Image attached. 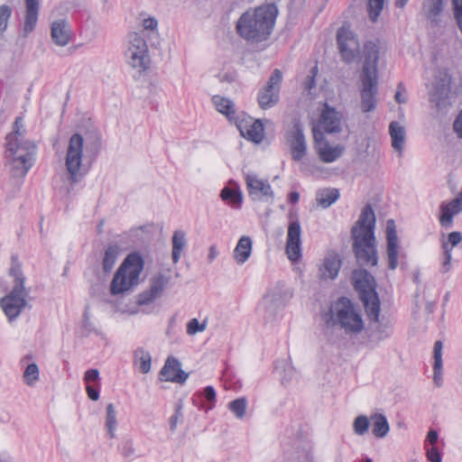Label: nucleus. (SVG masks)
Instances as JSON below:
<instances>
[{
    "instance_id": "f257e3e1",
    "label": "nucleus",
    "mask_w": 462,
    "mask_h": 462,
    "mask_svg": "<svg viewBox=\"0 0 462 462\" xmlns=\"http://www.w3.org/2000/svg\"><path fill=\"white\" fill-rule=\"evenodd\" d=\"M375 215L371 205H366L352 227V249L360 266L374 267L378 263L376 239L374 236Z\"/></svg>"
},
{
    "instance_id": "f03ea898",
    "label": "nucleus",
    "mask_w": 462,
    "mask_h": 462,
    "mask_svg": "<svg viewBox=\"0 0 462 462\" xmlns=\"http://www.w3.org/2000/svg\"><path fill=\"white\" fill-rule=\"evenodd\" d=\"M25 133L23 118L18 116L14 123L13 132L5 138V157L10 173L14 178H23L32 166L36 145L24 138Z\"/></svg>"
},
{
    "instance_id": "7ed1b4c3",
    "label": "nucleus",
    "mask_w": 462,
    "mask_h": 462,
    "mask_svg": "<svg viewBox=\"0 0 462 462\" xmlns=\"http://www.w3.org/2000/svg\"><path fill=\"white\" fill-rule=\"evenodd\" d=\"M324 334L328 342L334 343L336 326L347 335H357L365 328L360 310L346 297H340L323 315Z\"/></svg>"
},
{
    "instance_id": "20e7f679",
    "label": "nucleus",
    "mask_w": 462,
    "mask_h": 462,
    "mask_svg": "<svg viewBox=\"0 0 462 462\" xmlns=\"http://www.w3.org/2000/svg\"><path fill=\"white\" fill-rule=\"evenodd\" d=\"M277 8L274 5L259 6L244 13L236 23L237 33L251 42H260L268 39L273 32Z\"/></svg>"
},
{
    "instance_id": "39448f33",
    "label": "nucleus",
    "mask_w": 462,
    "mask_h": 462,
    "mask_svg": "<svg viewBox=\"0 0 462 462\" xmlns=\"http://www.w3.org/2000/svg\"><path fill=\"white\" fill-rule=\"evenodd\" d=\"M9 275L13 278L11 291L0 300V307L10 322L15 320L29 305L30 291L25 288L24 276L18 258H11Z\"/></svg>"
},
{
    "instance_id": "423d86ee",
    "label": "nucleus",
    "mask_w": 462,
    "mask_h": 462,
    "mask_svg": "<svg viewBox=\"0 0 462 462\" xmlns=\"http://www.w3.org/2000/svg\"><path fill=\"white\" fill-rule=\"evenodd\" d=\"M355 290L359 293L367 317L371 321L378 322L381 312V302L376 292V282L374 276L365 269H356L352 273Z\"/></svg>"
},
{
    "instance_id": "0eeeda50",
    "label": "nucleus",
    "mask_w": 462,
    "mask_h": 462,
    "mask_svg": "<svg viewBox=\"0 0 462 462\" xmlns=\"http://www.w3.org/2000/svg\"><path fill=\"white\" fill-rule=\"evenodd\" d=\"M143 266L144 261L139 253L129 254L114 275L110 284L111 294H121L136 286Z\"/></svg>"
},
{
    "instance_id": "6e6552de",
    "label": "nucleus",
    "mask_w": 462,
    "mask_h": 462,
    "mask_svg": "<svg viewBox=\"0 0 462 462\" xmlns=\"http://www.w3.org/2000/svg\"><path fill=\"white\" fill-rule=\"evenodd\" d=\"M84 138L79 134L70 136L65 157V166L69 173L70 183H77L82 180L85 173L81 171L83 160Z\"/></svg>"
},
{
    "instance_id": "1a4fd4ad",
    "label": "nucleus",
    "mask_w": 462,
    "mask_h": 462,
    "mask_svg": "<svg viewBox=\"0 0 462 462\" xmlns=\"http://www.w3.org/2000/svg\"><path fill=\"white\" fill-rule=\"evenodd\" d=\"M128 46L125 51L127 63L139 71L150 67L151 59L146 41L137 32L129 34Z\"/></svg>"
},
{
    "instance_id": "9d476101",
    "label": "nucleus",
    "mask_w": 462,
    "mask_h": 462,
    "mask_svg": "<svg viewBox=\"0 0 462 462\" xmlns=\"http://www.w3.org/2000/svg\"><path fill=\"white\" fill-rule=\"evenodd\" d=\"M282 79V71L275 69L266 84L259 90L257 101L262 109H269L279 102Z\"/></svg>"
},
{
    "instance_id": "9b49d317",
    "label": "nucleus",
    "mask_w": 462,
    "mask_h": 462,
    "mask_svg": "<svg viewBox=\"0 0 462 462\" xmlns=\"http://www.w3.org/2000/svg\"><path fill=\"white\" fill-rule=\"evenodd\" d=\"M337 42L342 60L346 63L353 62L359 54L360 43L349 26L343 25L337 30Z\"/></svg>"
},
{
    "instance_id": "f8f14e48",
    "label": "nucleus",
    "mask_w": 462,
    "mask_h": 462,
    "mask_svg": "<svg viewBox=\"0 0 462 462\" xmlns=\"http://www.w3.org/2000/svg\"><path fill=\"white\" fill-rule=\"evenodd\" d=\"M315 150L321 162L330 163L339 159L345 152V147L340 144L332 145L328 142L321 132L313 129Z\"/></svg>"
},
{
    "instance_id": "ddd939ff",
    "label": "nucleus",
    "mask_w": 462,
    "mask_h": 462,
    "mask_svg": "<svg viewBox=\"0 0 462 462\" xmlns=\"http://www.w3.org/2000/svg\"><path fill=\"white\" fill-rule=\"evenodd\" d=\"M286 138L290 144L292 160L300 162L307 152V144L303 127L300 122H295L293 124V127L290 132H288Z\"/></svg>"
},
{
    "instance_id": "4468645a",
    "label": "nucleus",
    "mask_w": 462,
    "mask_h": 462,
    "mask_svg": "<svg viewBox=\"0 0 462 462\" xmlns=\"http://www.w3.org/2000/svg\"><path fill=\"white\" fill-rule=\"evenodd\" d=\"M242 136L255 143H260L264 137V128L260 119L246 117L236 122Z\"/></svg>"
},
{
    "instance_id": "2eb2a0df",
    "label": "nucleus",
    "mask_w": 462,
    "mask_h": 462,
    "mask_svg": "<svg viewBox=\"0 0 462 462\" xmlns=\"http://www.w3.org/2000/svg\"><path fill=\"white\" fill-rule=\"evenodd\" d=\"M361 109L367 113L376 107V95L378 93V79L361 78Z\"/></svg>"
},
{
    "instance_id": "dca6fc26",
    "label": "nucleus",
    "mask_w": 462,
    "mask_h": 462,
    "mask_svg": "<svg viewBox=\"0 0 462 462\" xmlns=\"http://www.w3.org/2000/svg\"><path fill=\"white\" fill-rule=\"evenodd\" d=\"M379 60V47L374 42L365 44V61L361 78L378 79L377 64Z\"/></svg>"
},
{
    "instance_id": "f3484780",
    "label": "nucleus",
    "mask_w": 462,
    "mask_h": 462,
    "mask_svg": "<svg viewBox=\"0 0 462 462\" xmlns=\"http://www.w3.org/2000/svg\"><path fill=\"white\" fill-rule=\"evenodd\" d=\"M301 228L298 220L291 221L288 226L286 254L291 262H297L300 257Z\"/></svg>"
},
{
    "instance_id": "a211bd4d",
    "label": "nucleus",
    "mask_w": 462,
    "mask_h": 462,
    "mask_svg": "<svg viewBox=\"0 0 462 462\" xmlns=\"http://www.w3.org/2000/svg\"><path fill=\"white\" fill-rule=\"evenodd\" d=\"M245 183L250 197L254 200H262L273 197L271 185L260 180L255 174H246Z\"/></svg>"
},
{
    "instance_id": "6ab92c4d",
    "label": "nucleus",
    "mask_w": 462,
    "mask_h": 462,
    "mask_svg": "<svg viewBox=\"0 0 462 462\" xmlns=\"http://www.w3.org/2000/svg\"><path fill=\"white\" fill-rule=\"evenodd\" d=\"M386 239H387V258L388 267L395 270L398 266V236L394 220L389 219L386 224Z\"/></svg>"
},
{
    "instance_id": "aec40b11",
    "label": "nucleus",
    "mask_w": 462,
    "mask_h": 462,
    "mask_svg": "<svg viewBox=\"0 0 462 462\" xmlns=\"http://www.w3.org/2000/svg\"><path fill=\"white\" fill-rule=\"evenodd\" d=\"M342 260L337 252H328L319 268V277L322 280H334L338 275Z\"/></svg>"
},
{
    "instance_id": "412c9836",
    "label": "nucleus",
    "mask_w": 462,
    "mask_h": 462,
    "mask_svg": "<svg viewBox=\"0 0 462 462\" xmlns=\"http://www.w3.org/2000/svg\"><path fill=\"white\" fill-rule=\"evenodd\" d=\"M439 223L443 227H451L453 217L462 211V188L459 194L449 202L440 205Z\"/></svg>"
},
{
    "instance_id": "4be33fe9",
    "label": "nucleus",
    "mask_w": 462,
    "mask_h": 462,
    "mask_svg": "<svg viewBox=\"0 0 462 462\" xmlns=\"http://www.w3.org/2000/svg\"><path fill=\"white\" fill-rule=\"evenodd\" d=\"M319 124L323 130L329 134L339 133L342 130L340 114L327 104L321 112Z\"/></svg>"
},
{
    "instance_id": "5701e85b",
    "label": "nucleus",
    "mask_w": 462,
    "mask_h": 462,
    "mask_svg": "<svg viewBox=\"0 0 462 462\" xmlns=\"http://www.w3.org/2000/svg\"><path fill=\"white\" fill-rule=\"evenodd\" d=\"M51 38L59 46H66L70 42V28L67 20L54 21L51 24Z\"/></svg>"
},
{
    "instance_id": "b1692460",
    "label": "nucleus",
    "mask_w": 462,
    "mask_h": 462,
    "mask_svg": "<svg viewBox=\"0 0 462 462\" xmlns=\"http://www.w3.org/2000/svg\"><path fill=\"white\" fill-rule=\"evenodd\" d=\"M253 241L250 236H243L239 238L233 252V257L239 265L244 264L252 254Z\"/></svg>"
},
{
    "instance_id": "393cba45",
    "label": "nucleus",
    "mask_w": 462,
    "mask_h": 462,
    "mask_svg": "<svg viewBox=\"0 0 462 462\" xmlns=\"http://www.w3.org/2000/svg\"><path fill=\"white\" fill-rule=\"evenodd\" d=\"M26 13L23 25V35L26 37L31 33L37 23L39 15V1L38 0H25Z\"/></svg>"
},
{
    "instance_id": "a878e982",
    "label": "nucleus",
    "mask_w": 462,
    "mask_h": 462,
    "mask_svg": "<svg viewBox=\"0 0 462 462\" xmlns=\"http://www.w3.org/2000/svg\"><path fill=\"white\" fill-rule=\"evenodd\" d=\"M421 10L431 24L438 25L443 11V0H423Z\"/></svg>"
},
{
    "instance_id": "bb28decb",
    "label": "nucleus",
    "mask_w": 462,
    "mask_h": 462,
    "mask_svg": "<svg viewBox=\"0 0 462 462\" xmlns=\"http://www.w3.org/2000/svg\"><path fill=\"white\" fill-rule=\"evenodd\" d=\"M442 349L443 344L440 340H438L434 344L433 348V382L437 387H440L442 385Z\"/></svg>"
},
{
    "instance_id": "cd10ccee",
    "label": "nucleus",
    "mask_w": 462,
    "mask_h": 462,
    "mask_svg": "<svg viewBox=\"0 0 462 462\" xmlns=\"http://www.w3.org/2000/svg\"><path fill=\"white\" fill-rule=\"evenodd\" d=\"M284 296V286L279 282L266 292L263 304L269 309L276 308L283 303Z\"/></svg>"
},
{
    "instance_id": "c85d7f7f",
    "label": "nucleus",
    "mask_w": 462,
    "mask_h": 462,
    "mask_svg": "<svg viewBox=\"0 0 462 462\" xmlns=\"http://www.w3.org/2000/svg\"><path fill=\"white\" fill-rule=\"evenodd\" d=\"M134 365L142 374H148L152 367V356L143 347H138L134 351Z\"/></svg>"
},
{
    "instance_id": "c756f323",
    "label": "nucleus",
    "mask_w": 462,
    "mask_h": 462,
    "mask_svg": "<svg viewBox=\"0 0 462 462\" xmlns=\"http://www.w3.org/2000/svg\"><path fill=\"white\" fill-rule=\"evenodd\" d=\"M462 241V234L458 231H453L448 234V242H444L442 246L444 248V262L443 268L444 272L449 270L451 262V250L454 246H457Z\"/></svg>"
},
{
    "instance_id": "7c9ffc66",
    "label": "nucleus",
    "mask_w": 462,
    "mask_h": 462,
    "mask_svg": "<svg viewBox=\"0 0 462 462\" xmlns=\"http://www.w3.org/2000/svg\"><path fill=\"white\" fill-rule=\"evenodd\" d=\"M389 134L392 138V145L394 150L402 152L406 138L404 127L397 121H393L389 125Z\"/></svg>"
},
{
    "instance_id": "2f4dec72",
    "label": "nucleus",
    "mask_w": 462,
    "mask_h": 462,
    "mask_svg": "<svg viewBox=\"0 0 462 462\" xmlns=\"http://www.w3.org/2000/svg\"><path fill=\"white\" fill-rule=\"evenodd\" d=\"M212 102L219 113L225 115L230 121L234 119L236 116V109L235 104L232 100L222 96L216 95L212 97Z\"/></svg>"
},
{
    "instance_id": "473e14b6",
    "label": "nucleus",
    "mask_w": 462,
    "mask_h": 462,
    "mask_svg": "<svg viewBox=\"0 0 462 462\" xmlns=\"http://www.w3.org/2000/svg\"><path fill=\"white\" fill-rule=\"evenodd\" d=\"M171 242H172V253H171L172 262H173V263H177L180 261V254L187 245L185 232L182 230H176L173 233Z\"/></svg>"
},
{
    "instance_id": "72a5a7b5",
    "label": "nucleus",
    "mask_w": 462,
    "mask_h": 462,
    "mask_svg": "<svg viewBox=\"0 0 462 462\" xmlns=\"http://www.w3.org/2000/svg\"><path fill=\"white\" fill-rule=\"evenodd\" d=\"M339 195L337 189H324L317 192L316 199L318 205L328 208L338 199Z\"/></svg>"
},
{
    "instance_id": "f704fd0d",
    "label": "nucleus",
    "mask_w": 462,
    "mask_h": 462,
    "mask_svg": "<svg viewBox=\"0 0 462 462\" xmlns=\"http://www.w3.org/2000/svg\"><path fill=\"white\" fill-rule=\"evenodd\" d=\"M373 421L372 431L376 438L385 437L390 430L386 417L381 413H375L371 417Z\"/></svg>"
},
{
    "instance_id": "c9c22d12",
    "label": "nucleus",
    "mask_w": 462,
    "mask_h": 462,
    "mask_svg": "<svg viewBox=\"0 0 462 462\" xmlns=\"http://www.w3.org/2000/svg\"><path fill=\"white\" fill-rule=\"evenodd\" d=\"M119 254V247L117 245H109L105 250L102 268L105 273H110L114 268L117 256Z\"/></svg>"
},
{
    "instance_id": "e433bc0d",
    "label": "nucleus",
    "mask_w": 462,
    "mask_h": 462,
    "mask_svg": "<svg viewBox=\"0 0 462 462\" xmlns=\"http://www.w3.org/2000/svg\"><path fill=\"white\" fill-rule=\"evenodd\" d=\"M220 198L227 201L233 208H239L243 201V195L240 189L225 187L220 192Z\"/></svg>"
},
{
    "instance_id": "4c0bfd02",
    "label": "nucleus",
    "mask_w": 462,
    "mask_h": 462,
    "mask_svg": "<svg viewBox=\"0 0 462 462\" xmlns=\"http://www.w3.org/2000/svg\"><path fill=\"white\" fill-rule=\"evenodd\" d=\"M171 281L170 275H165L163 273H158L152 277L150 290L160 297L164 291V289L168 286Z\"/></svg>"
},
{
    "instance_id": "58836bf2",
    "label": "nucleus",
    "mask_w": 462,
    "mask_h": 462,
    "mask_svg": "<svg viewBox=\"0 0 462 462\" xmlns=\"http://www.w3.org/2000/svg\"><path fill=\"white\" fill-rule=\"evenodd\" d=\"M180 361L173 356H169L160 372V375L163 377L162 378V380L168 382V378L171 376L173 377L175 373H177V371L180 369Z\"/></svg>"
},
{
    "instance_id": "ea45409f",
    "label": "nucleus",
    "mask_w": 462,
    "mask_h": 462,
    "mask_svg": "<svg viewBox=\"0 0 462 462\" xmlns=\"http://www.w3.org/2000/svg\"><path fill=\"white\" fill-rule=\"evenodd\" d=\"M117 427L116 411L114 404L109 403L106 406V428L111 439L116 437V430Z\"/></svg>"
},
{
    "instance_id": "a19ab883",
    "label": "nucleus",
    "mask_w": 462,
    "mask_h": 462,
    "mask_svg": "<svg viewBox=\"0 0 462 462\" xmlns=\"http://www.w3.org/2000/svg\"><path fill=\"white\" fill-rule=\"evenodd\" d=\"M40 371L36 363L29 364L23 372V377L28 386H33L39 380Z\"/></svg>"
},
{
    "instance_id": "79ce46f5",
    "label": "nucleus",
    "mask_w": 462,
    "mask_h": 462,
    "mask_svg": "<svg viewBox=\"0 0 462 462\" xmlns=\"http://www.w3.org/2000/svg\"><path fill=\"white\" fill-rule=\"evenodd\" d=\"M247 407V401L245 398H238L228 403V409L234 413V415L241 420L245 417Z\"/></svg>"
},
{
    "instance_id": "37998d69",
    "label": "nucleus",
    "mask_w": 462,
    "mask_h": 462,
    "mask_svg": "<svg viewBox=\"0 0 462 462\" xmlns=\"http://www.w3.org/2000/svg\"><path fill=\"white\" fill-rule=\"evenodd\" d=\"M384 5V0H368L367 9L369 18L373 23L377 22Z\"/></svg>"
},
{
    "instance_id": "c03bdc74",
    "label": "nucleus",
    "mask_w": 462,
    "mask_h": 462,
    "mask_svg": "<svg viewBox=\"0 0 462 462\" xmlns=\"http://www.w3.org/2000/svg\"><path fill=\"white\" fill-rule=\"evenodd\" d=\"M13 10L5 5H0V36L4 35L8 27V23L11 18Z\"/></svg>"
},
{
    "instance_id": "a18cd8bd",
    "label": "nucleus",
    "mask_w": 462,
    "mask_h": 462,
    "mask_svg": "<svg viewBox=\"0 0 462 462\" xmlns=\"http://www.w3.org/2000/svg\"><path fill=\"white\" fill-rule=\"evenodd\" d=\"M370 421L365 415L357 416L353 422V430L356 435L363 436L369 429Z\"/></svg>"
},
{
    "instance_id": "49530a36",
    "label": "nucleus",
    "mask_w": 462,
    "mask_h": 462,
    "mask_svg": "<svg viewBox=\"0 0 462 462\" xmlns=\"http://www.w3.org/2000/svg\"><path fill=\"white\" fill-rule=\"evenodd\" d=\"M208 322L206 319L200 323L198 319H191L187 324V334L194 336L199 332H203L206 330Z\"/></svg>"
},
{
    "instance_id": "de8ad7c7",
    "label": "nucleus",
    "mask_w": 462,
    "mask_h": 462,
    "mask_svg": "<svg viewBox=\"0 0 462 462\" xmlns=\"http://www.w3.org/2000/svg\"><path fill=\"white\" fill-rule=\"evenodd\" d=\"M182 408L183 403L181 401H179L176 404L174 414L170 418V430L171 432H175L178 423L183 419Z\"/></svg>"
},
{
    "instance_id": "09e8293b",
    "label": "nucleus",
    "mask_w": 462,
    "mask_h": 462,
    "mask_svg": "<svg viewBox=\"0 0 462 462\" xmlns=\"http://www.w3.org/2000/svg\"><path fill=\"white\" fill-rule=\"evenodd\" d=\"M157 298V295L149 289L138 295L136 302L138 305H148Z\"/></svg>"
},
{
    "instance_id": "8fccbe9b",
    "label": "nucleus",
    "mask_w": 462,
    "mask_h": 462,
    "mask_svg": "<svg viewBox=\"0 0 462 462\" xmlns=\"http://www.w3.org/2000/svg\"><path fill=\"white\" fill-rule=\"evenodd\" d=\"M203 395L205 399L210 402V404L208 406V410H211L214 407V403L216 402V391L213 386H207L204 389Z\"/></svg>"
},
{
    "instance_id": "3c124183",
    "label": "nucleus",
    "mask_w": 462,
    "mask_h": 462,
    "mask_svg": "<svg viewBox=\"0 0 462 462\" xmlns=\"http://www.w3.org/2000/svg\"><path fill=\"white\" fill-rule=\"evenodd\" d=\"M120 451L124 457H130L134 454V443L132 439L125 440L120 446Z\"/></svg>"
},
{
    "instance_id": "603ef678",
    "label": "nucleus",
    "mask_w": 462,
    "mask_h": 462,
    "mask_svg": "<svg viewBox=\"0 0 462 462\" xmlns=\"http://www.w3.org/2000/svg\"><path fill=\"white\" fill-rule=\"evenodd\" d=\"M426 456L430 462H441L442 461L441 455L436 447H431V448H427Z\"/></svg>"
},
{
    "instance_id": "864d4df0",
    "label": "nucleus",
    "mask_w": 462,
    "mask_h": 462,
    "mask_svg": "<svg viewBox=\"0 0 462 462\" xmlns=\"http://www.w3.org/2000/svg\"><path fill=\"white\" fill-rule=\"evenodd\" d=\"M189 377V374L184 372L180 367L175 373L173 377H169L168 382H173V383H184Z\"/></svg>"
},
{
    "instance_id": "5fc2aeb1",
    "label": "nucleus",
    "mask_w": 462,
    "mask_h": 462,
    "mask_svg": "<svg viewBox=\"0 0 462 462\" xmlns=\"http://www.w3.org/2000/svg\"><path fill=\"white\" fill-rule=\"evenodd\" d=\"M294 374H295V369L292 366L288 365L283 370V374L282 375V383L283 384L290 383L291 380L292 379V377L294 376Z\"/></svg>"
},
{
    "instance_id": "6e6d98bb",
    "label": "nucleus",
    "mask_w": 462,
    "mask_h": 462,
    "mask_svg": "<svg viewBox=\"0 0 462 462\" xmlns=\"http://www.w3.org/2000/svg\"><path fill=\"white\" fill-rule=\"evenodd\" d=\"M99 378V372L97 369H89L84 374V380L87 383L95 382Z\"/></svg>"
},
{
    "instance_id": "4d7b16f0",
    "label": "nucleus",
    "mask_w": 462,
    "mask_h": 462,
    "mask_svg": "<svg viewBox=\"0 0 462 462\" xmlns=\"http://www.w3.org/2000/svg\"><path fill=\"white\" fill-rule=\"evenodd\" d=\"M404 91H405V88L403 87V84L399 83V85L397 87V91L394 96L395 101L398 104H404L406 102V97L402 96V92H404Z\"/></svg>"
},
{
    "instance_id": "13d9d810",
    "label": "nucleus",
    "mask_w": 462,
    "mask_h": 462,
    "mask_svg": "<svg viewBox=\"0 0 462 462\" xmlns=\"http://www.w3.org/2000/svg\"><path fill=\"white\" fill-rule=\"evenodd\" d=\"M143 26L145 30H154L158 26V21L154 17H148L143 21Z\"/></svg>"
},
{
    "instance_id": "bf43d9fd",
    "label": "nucleus",
    "mask_w": 462,
    "mask_h": 462,
    "mask_svg": "<svg viewBox=\"0 0 462 462\" xmlns=\"http://www.w3.org/2000/svg\"><path fill=\"white\" fill-rule=\"evenodd\" d=\"M374 333L377 336L378 340H383L387 338L390 336V331L386 328H383L381 325H378L375 329Z\"/></svg>"
},
{
    "instance_id": "052dcab7",
    "label": "nucleus",
    "mask_w": 462,
    "mask_h": 462,
    "mask_svg": "<svg viewBox=\"0 0 462 462\" xmlns=\"http://www.w3.org/2000/svg\"><path fill=\"white\" fill-rule=\"evenodd\" d=\"M86 391H87L88 398L91 399L92 401H97L99 399V390L98 389L88 384L86 387Z\"/></svg>"
},
{
    "instance_id": "680f3d73",
    "label": "nucleus",
    "mask_w": 462,
    "mask_h": 462,
    "mask_svg": "<svg viewBox=\"0 0 462 462\" xmlns=\"http://www.w3.org/2000/svg\"><path fill=\"white\" fill-rule=\"evenodd\" d=\"M317 70V68H314L312 69L313 74L311 76H308L304 81V88L307 90H311V88L315 86V71Z\"/></svg>"
},
{
    "instance_id": "e2e57ef3",
    "label": "nucleus",
    "mask_w": 462,
    "mask_h": 462,
    "mask_svg": "<svg viewBox=\"0 0 462 462\" xmlns=\"http://www.w3.org/2000/svg\"><path fill=\"white\" fill-rule=\"evenodd\" d=\"M454 130L457 136L462 139V111L454 122Z\"/></svg>"
},
{
    "instance_id": "0e129e2a",
    "label": "nucleus",
    "mask_w": 462,
    "mask_h": 462,
    "mask_svg": "<svg viewBox=\"0 0 462 462\" xmlns=\"http://www.w3.org/2000/svg\"><path fill=\"white\" fill-rule=\"evenodd\" d=\"M439 439V433L436 430L430 429L427 434V441L434 447Z\"/></svg>"
},
{
    "instance_id": "69168bd1",
    "label": "nucleus",
    "mask_w": 462,
    "mask_h": 462,
    "mask_svg": "<svg viewBox=\"0 0 462 462\" xmlns=\"http://www.w3.org/2000/svg\"><path fill=\"white\" fill-rule=\"evenodd\" d=\"M218 255L216 245H211L208 250V260L212 263Z\"/></svg>"
},
{
    "instance_id": "338daca9",
    "label": "nucleus",
    "mask_w": 462,
    "mask_h": 462,
    "mask_svg": "<svg viewBox=\"0 0 462 462\" xmlns=\"http://www.w3.org/2000/svg\"><path fill=\"white\" fill-rule=\"evenodd\" d=\"M236 75L232 72L225 73L224 75L220 76V81H226L228 83H231L235 80Z\"/></svg>"
},
{
    "instance_id": "774afa93",
    "label": "nucleus",
    "mask_w": 462,
    "mask_h": 462,
    "mask_svg": "<svg viewBox=\"0 0 462 462\" xmlns=\"http://www.w3.org/2000/svg\"><path fill=\"white\" fill-rule=\"evenodd\" d=\"M300 194L297 191H292L289 194V200L291 203H296L299 201Z\"/></svg>"
}]
</instances>
